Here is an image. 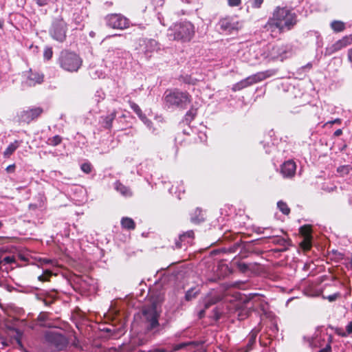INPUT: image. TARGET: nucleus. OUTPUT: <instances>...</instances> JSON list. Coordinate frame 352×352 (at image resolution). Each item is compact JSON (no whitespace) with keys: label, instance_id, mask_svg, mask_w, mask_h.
<instances>
[{"label":"nucleus","instance_id":"31","mask_svg":"<svg viewBox=\"0 0 352 352\" xmlns=\"http://www.w3.org/2000/svg\"><path fill=\"white\" fill-rule=\"evenodd\" d=\"M131 108L134 111V112L138 115V116H142L143 113L140 107L133 102H129Z\"/></svg>","mask_w":352,"mask_h":352},{"label":"nucleus","instance_id":"30","mask_svg":"<svg viewBox=\"0 0 352 352\" xmlns=\"http://www.w3.org/2000/svg\"><path fill=\"white\" fill-rule=\"evenodd\" d=\"M191 344H194V342H182V343L175 344L173 346V351H179V350L183 349L185 347H186L187 346H189V345H191Z\"/></svg>","mask_w":352,"mask_h":352},{"label":"nucleus","instance_id":"43","mask_svg":"<svg viewBox=\"0 0 352 352\" xmlns=\"http://www.w3.org/2000/svg\"><path fill=\"white\" fill-rule=\"evenodd\" d=\"M50 275H51L50 273H46V274H41V275L38 276V279L40 281L44 282V281L47 280V278L49 276H50Z\"/></svg>","mask_w":352,"mask_h":352},{"label":"nucleus","instance_id":"36","mask_svg":"<svg viewBox=\"0 0 352 352\" xmlns=\"http://www.w3.org/2000/svg\"><path fill=\"white\" fill-rule=\"evenodd\" d=\"M15 331H16V335L14 336V339L16 340V342L19 344V346H22V343H21L22 333L18 329H16Z\"/></svg>","mask_w":352,"mask_h":352},{"label":"nucleus","instance_id":"32","mask_svg":"<svg viewBox=\"0 0 352 352\" xmlns=\"http://www.w3.org/2000/svg\"><path fill=\"white\" fill-rule=\"evenodd\" d=\"M53 55V51L52 47H46L44 50L43 56L46 60H50Z\"/></svg>","mask_w":352,"mask_h":352},{"label":"nucleus","instance_id":"42","mask_svg":"<svg viewBox=\"0 0 352 352\" xmlns=\"http://www.w3.org/2000/svg\"><path fill=\"white\" fill-rule=\"evenodd\" d=\"M48 314L47 313H41L38 317V320L41 322H44L47 320Z\"/></svg>","mask_w":352,"mask_h":352},{"label":"nucleus","instance_id":"48","mask_svg":"<svg viewBox=\"0 0 352 352\" xmlns=\"http://www.w3.org/2000/svg\"><path fill=\"white\" fill-rule=\"evenodd\" d=\"M338 296V294H333V295H330L327 297L328 300L330 301V302H332V301H334L337 297Z\"/></svg>","mask_w":352,"mask_h":352},{"label":"nucleus","instance_id":"4","mask_svg":"<svg viewBox=\"0 0 352 352\" xmlns=\"http://www.w3.org/2000/svg\"><path fill=\"white\" fill-rule=\"evenodd\" d=\"M58 63L65 71L76 72L80 68L82 60L75 52L63 50L59 55Z\"/></svg>","mask_w":352,"mask_h":352},{"label":"nucleus","instance_id":"60","mask_svg":"<svg viewBox=\"0 0 352 352\" xmlns=\"http://www.w3.org/2000/svg\"><path fill=\"white\" fill-rule=\"evenodd\" d=\"M349 262H350V264L352 266V255L351 256V257L349 258Z\"/></svg>","mask_w":352,"mask_h":352},{"label":"nucleus","instance_id":"35","mask_svg":"<svg viewBox=\"0 0 352 352\" xmlns=\"http://www.w3.org/2000/svg\"><path fill=\"white\" fill-rule=\"evenodd\" d=\"M196 111V109H191L188 111L186 114V120L187 121H191L192 120H193L197 113Z\"/></svg>","mask_w":352,"mask_h":352},{"label":"nucleus","instance_id":"3","mask_svg":"<svg viewBox=\"0 0 352 352\" xmlns=\"http://www.w3.org/2000/svg\"><path fill=\"white\" fill-rule=\"evenodd\" d=\"M195 34V27L189 21H183L175 23L168 30V36L170 40L181 41L182 43L190 41Z\"/></svg>","mask_w":352,"mask_h":352},{"label":"nucleus","instance_id":"38","mask_svg":"<svg viewBox=\"0 0 352 352\" xmlns=\"http://www.w3.org/2000/svg\"><path fill=\"white\" fill-rule=\"evenodd\" d=\"M263 1L264 0H250V3L252 7L254 8H259L263 3Z\"/></svg>","mask_w":352,"mask_h":352},{"label":"nucleus","instance_id":"8","mask_svg":"<svg viewBox=\"0 0 352 352\" xmlns=\"http://www.w3.org/2000/svg\"><path fill=\"white\" fill-rule=\"evenodd\" d=\"M274 74V70H267L265 72H261L248 76V78L239 82V83L241 85V87L243 89L254 83L261 82L268 77L272 76Z\"/></svg>","mask_w":352,"mask_h":352},{"label":"nucleus","instance_id":"27","mask_svg":"<svg viewBox=\"0 0 352 352\" xmlns=\"http://www.w3.org/2000/svg\"><path fill=\"white\" fill-rule=\"evenodd\" d=\"M277 206L278 209L284 214H288L290 212V209L288 208L286 203L283 202V201H279L277 203Z\"/></svg>","mask_w":352,"mask_h":352},{"label":"nucleus","instance_id":"33","mask_svg":"<svg viewBox=\"0 0 352 352\" xmlns=\"http://www.w3.org/2000/svg\"><path fill=\"white\" fill-rule=\"evenodd\" d=\"M237 268L241 272H245L249 270L248 265L242 262H238L236 263Z\"/></svg>","mask_w":352,"mask_h":352},{"label":"nucleus","instance_id":"9","mask_svg":"<svg viewBox=\"0 0 352 352\" xmlns=\"http://www.w3.org/2000/svg\"><path fill=\"white\" fill-rule=\"evenodd\" d=\"M107 24L111 28L124 30L129 26V20L118 14H111L106 17Z\"/></svg>","mask_w":352,"mask_h":352},{"label":"nucleus","instance_id":"15","mask_svg":"<svg viewBox=\"0 0 352 352\" xmlns=\"http://www.w3.org/2000/svg\"><path fill=\"white\" fill-rule=\"evenodd\" d=\"M351 44H352V34L344 36L342 39L338 40L331 46L330 50L331 52H335Z\"/></svg>","mask_w":352,"mask_h":352},{"label":"nucleus","instance_id":"44","mask_svg":"<svg viewBox=\"0 0 352 352\" xmlns=\"http://www.w3.org/2000/svg\"><path fill=\"white\" fill-rule=\"evenodd\" d=\"M38 6H45L49 3L48 0H33Z\"/></svg>","mask_w":352,"mask_h":352},{"label":"nucleus","instance_id":"56","mask_svg":"<svg viewBox=\"0 0 352 352\" xmlns=\"http://www.w3.org/2000/svg\"><path fill=\"white\" fill-rule=\"evenodd\" d=\"M303 248L305 250H309L310 248V245L308 242H305V245L303 246Z\"/></svg>","mask_w":352,"mask_h":352},{"label":"nucleus","instance_id":"55","mask_svg":"<svg viewBox=\"0 0 352 352\" xmlns=\"http://www.w3.org/2000/svg\"><path fill=\"white\" fill-rule=\"evenodd\" d=\"M329 123L331 124H336V123H340V120L337 118V119H336V120H334L333 121L329 122Z\"/></svg>","mask_w":352,"mask_h":352},{"label":"nucleus","instance_id":"28","mask_svg":"<svg viewBox=\"0 0 352 352\" xmlns=\"http://www.w3.org/2000/svg\"><path fill=\"white\" fill-rule=\"evenodd\" d=\"M61 141H62L61 137L57 135L52 138H49L47 140V144L49 145L55 146L58 145L61 142Z\"/></svg>","mask_w":352,"mask_h":352},{"label":"nucleus","instance_id":"57","mask_svg":"<svg viewBox=\"0 0 352 352\" xmlns=\"http://www.w3.org/2000/svg\"><path fill=\"white\" fill-rule=\"evenodd\" d=\"M145 124L149 128L151 129V124H152V122L151 120H148V122H146V123H145Z\"/></svg>","mask_w":352,"mask_h":352},{"label":"nucleus","instance_id":"53","mask_svg":"<svg viewBox=\"0 0 352 352\" xmlns=\"http://www.w3.org/2000/svg\"><path fill=\"white\" fill-rule=\"evenodd\" d=\"M342 131L341 129H337L334 132V135L335 136H340V135H342Z\"/></svg>","mask_w":352,"mask_h":352},{"label":"nucleus","instance_id":"10","mask_svg":"<svg viewBox=\"0 0 352 352\" xmlns=\"http://www.w3.org/2000/svg\"><path fill=\"white\" fill-rule=\"evenodd\" d=\"M159 49L158 43L152 38H142L139 42V50L142 52L147 58H150L155 51Z\"/></svg>","mask_w":352,"mask_h":352},{"label":"nucleus","instance_id":"39","mask_svg":"<svg viewBox=\"0 0 352 352\" xmlns=\"http://www.w3.org/2000/svg\"><path fill=\"white\" fill-rule=\"evenodd\" d=\"M81 170L85 173H89L91 171V165L89 163H84L81 165Z\"/></svg>","mask_w":352,"mask_h":352},{"label":"nucleus","instance_id":"17","mask_svg":"<svg viewBox=\"0 0 352 352\" xmlns=\"http://www.w3.org/2000/svg\"><path fill=\"white\" fill-rule=\"evenodd\" d=\"M114 188L117 192L124 197H131L133 195L131 189L117 181L114 184Z\"/></svg>","mask_w":352,"mask_h":352},{"label":"nucleus","instance_id":"19","mask_svg":"<svg viewBox=\"0 0 352 352\" xmlns=\"http://www.w3.org/2000/svg\"><path fill=\"white\" fill-rule=\"evenodd\" d=\"M122 226L127 230H134L135 228V223L134 221L129 217H123L121 220Z\"/></svg>","mask_w":352,"mask_h":352},{"label":"nucleus","instance_id":"21","mask_svg":"<svg viewBox=\"0 0 352 352\" xmlns=\"http://www.w3.org/2000/svg\"><path fill=\"white\" fill-rule=\"evenodd\" d=\"M204 220L201 210L197 208L191 216V221L195 223H199Z\"/></svg>","mask_w":352,"mask_h":352},{"label":"nucleus","instance_id":"54","mask_svg":"<svg viewBox=\"0 0 352 352\" xmlns=\"http://www.w3.org/2000/svg\"><path fill=\"white\" fill-rule=\"evenodd\" d=\"M348 58L350 62L352 61V50H349L348 51Z\"/></svg>","mask_w":352,"mask_h":352},{"label":"nucleus","instance_id":"18","mask_svg":"<svg viewBox=\"0 0 352 352\" xmlns=\"http://www.w3.org/2000/svg\"><path fill=\"white\" fill-rule=\"evenodd\" d=\"M199 293L200 289L198 287H192L186 292L185 299L187 301H190L195 298Z\"/></svg>","mask_w":352,"mask_h":352},{"label":"nucleus","instance_id":"20","mask_svg":"<svg viewBox=\"0 0 352 352\" xmlns=\"http://www.w3.org/2000/svg\"><path fill=\"white\" fill-rule=\"evenodd\" d=\"M19 146V142L17 140H15L14 142H12L10 144L8 145V146L5 150L3 155L5 157H10L15 151L16 149Z\"/></svg>","mask_w":352,"mask_h":352},{"label":"nucleus","instance_id":"26","mask_svg":"<svg viewBox=\"0 0 352 352\" xmlns=\"http://www.w3.org/2000/svg\"><path fill=\"white\" fill-rule=\"evenodd\" d=\"M351 170L352 167L350 165L341 166H339L337 169L338 173H339L341 176L348 175Z\"/></svg>","mask_w":352,"mask_h":352},{"label":"nucleus","instance_id":"14","mask_svg":"<svg viewBox=\"0 0 352 352\" xmlns=\"http://www.w3.org/2000/svg\"><path fill=\"white\" fill-rule=\"evenodd\" d=\"M296 166L294 162L288 160L285 162L280 168V173L284 177H292L296 173Z\"/></svg>","mask_w":352,"mask_h":352},{"label":"nucleus","instance_id":"6","mask_svg":"<svg viewBox=\"0 0 352 352\" xmlns=\"http://www.w3.org/2000/svg\"><path fill=\"white\" fill-rule=\"evenodd\" d=\"M67 25L63 18L54 19L49 30L50 36L55 41L63 43L66 39Z\"/></svg>","mask_w":352,"mask_h":352},{"label":"nucleus","instance_id":"51","mask_svg":"<svg viewBox=\"0 0 352 352\" xmlns=\"http://www.w3.org/2000/svg\"><path fill=\"white\" fill-rule=\"evenodd\" d=\"M43 302L47 306L50 305L53 302V298L51 300H47L46 298L43 299Z\"/></svg>","mask_w":352,"mask_h":352},{"label":"nucleus","instance_id":"37","mask_svg":"<svg viewBox=\"0 0 352 352\" xmlns=\"http://www.w3.org/2000/svg\"><path fill=\"white\" fill-rule=\"evenodd\" d=\"M346 332L340 333L339 334L342 337H346L352 333V322H349L346 327Z\"/></svg>","mask_w":352,"mask_h":352},{"label":"nucleus","instance_id":"13","mask_svg":"<svg viewBox=\"0 0 352 352\" xmlns=\"http://www.w3.org/2000/svg\"><path fill=\"white\" fill-rule=\"evenodd\" d=\"M43 111V109L41 107L28 109L21 111L19 117L22 122L30 123L31 121L40 116Z\"/></svg>","mask_w":352,"mask_h":352},{"label":"nucleus","instance_id":"25","mask_svg":"<svg viewBox=\"0 0 352 352\" xmlns=\"http://www.w3.org/2000/svg\"><path fill=\"white\" fill-rule=\"evenodd\" d=\"M256 336H257V331H256V330L252 331V332L250 333V334L249 336V340H248V343L247 344L248 349L245 350V352H248L250 349H251L252 346L255 343Z\"/></svg>","mask_w":352,"mask_h":352},{"label":"nucleus","instance_id":"2","mask_svg":"<svg viewBox=\"0 0 352 352\" xmlns=\"http://www.w3.org/2000/svg\"><path fill=\"white\" fill-rule=\"evenodd\" d=\"M160 311H157L156 305H152L142 310V322L144 329L153 334H159L164 329L165 324L159 322Z\"/></svg>","mask_w":352,"mask_h":352},{"label":"nucleus","instance_id":"7","mask_svg":"<svg viewBox=\"0 0 352 352\" xmlns=\"http://www.w3.org/2000/svg\"><path fill=\"white\" fill-rule=\"evenodd\" d=\"M292 55V48L288 45L276 44L270 50L267 56L272 60L283 61Z\"/></svg>","mask_w":352,"mask_h":352},{"label":"nucleus","instance_id":"24","mask_svg":"<svg viewBox=\"0 0 352 352\" xmlns=\"http://www.w3.org/2000/svg\"><path fill=\"white\" fill-rule=\"evenodd\" d=\"M116 118V113H112L104 118L103 126L106 129H110L112 126V122Z\"/></svg>","mask_w":352,"mask_h":352},{"label":"nucleus","instance_id":"61","mask_svg":"<svg viewBox=\"0 0 352 352\" xmlns=\"http://www.w3.org/2000/svg\"><path fill=\"white\" fill-rule=\"evenodd\" d=\"M146 352H157V351H155V349H153V350H150V351H146Z\"/></svg>","mask_w":352,"mask_h":352},{"label":"nucleus","instance_id":"41","mask_svg":"<svg viewBox=\"0 0 352 352\" xmlns=\"http://www.w3.org/2000/svg\"><path fill=\"white\" fill-rule=\"evenodd\" d=\"M197 79L192 78L190 76H186L184 78V82L188 84L195 85L196 83Z\"/></svg>","mask_w":352,"mask_h":352},{"label":"nucleus","instance_id":"23","mask_svg":"<svg viewBox=\"0 0 352 352\" xmlns=\"http://www.w3.org/2000/svg\"><path fill=\"white\" fill-rule=\"evenodd\" d=\"M251 311L250 309L246 307H242L237 310V317L239 320H243L247 318Z\"/></svg>","mask_w":352,"mask_h":352},{"label":"nucleus","instance_id":"12","mask_svg":"<svg viewBox=\"0 0 352 352\" xmlns=\"http://www.w3.org/2000/svg\"><path fill=\"white\" fill-rule=\"evenodd\" d=\"M219 25L221 30L229 33L241 28V23L236 19L230 16L220 19Z\"/></svg>","mask_w":352,"mask_h":352},{"label":"nucleus","instance_id":"50","mask_svg":"<svg viewBox=\"0 0 352 352\" xmlns=\"http://www.w3.org/2000/svg\"><path fill=\"white\" fill-rule=\"evenodd\" d=\"M3 260L6 263H11L14 261V258L10 256H6Z\"/></svg>","mask_w":352,"mask_h":352},{"label":"nucleus","instance_id":"16","mask_svg":"<svg viewBox=\"0 0 352 352\" xmlns=\"http://www.w3.org/2000/svg\"><path fill=\"white\" fill-rule=\"evenodd\" d=\"M43 80V76L38 72H32L30 69L28 76L27 83L30 86H34L36 84H40Z\"/></svg>","mask_w":352,"mask_h":352},{"label":"nucleus","instance_id":"46","mask_svg":"<svg viewBox=\"0 0 352 352\" xmlns=\"http://www.w3.org/2000/svg\"><path fill=\"white\" fill-rule=\"evenodd\" d=\"M331 351V346L329 344H328L325 347L320 349L318 352H330Z\"/></svg>","mask_w":352,"mask_h":352},{"label":"nucleus","instance_id":"11","mask_svg":"<svg viewBox=\"0 0 352 352\" xmlns=\"http://www.w3.org/2000/svg\"><path fill=\"white\" fill-rule=\"evenodd\" d=\"M45 337L46 341L54 346L58 350H62L67 344L65 337L56 332L47 331Z\"/></svg>","mask_w":352,"mask_h":352},{"label":"nucleus","instance_id":"40","mask_svg":"<svg viewBox=\"0 0 352 352\" xmlns=\"http://www.w3.org/2000/svg\"><path fill=\"white\" fill-rule=\"evenodd\" d=\"M193 236H194V232L192 230H190V231H188L187 232L183 234L182 235H180L179 239L181 241H182L183 239L185 237L192 238Z\"/></svg>","mask_w":352,"mask_h":352},{"label":"nucleus","instance_id":"52","mask_svg":"<svg viewBox=\"0 0 352 352\" xmlns=\"http://www.w3.org/2000/svg\"><path fill=\"white\" fill-rule=\"evenodd\" d=\"M14 168H15V166H14V164H12V165L8 166L7 167L6 170L8 172H12V171H14Z\"/></svg>","mask_w":352,"mask_h":352},{"label":"nucleus","instance_id":"29","mask_svg":"<svg viewBox=\"0 0 352 352\" xmlns=\"http://www.w3.org/2000/svg\"><path fill=\"white\" fill-rule=\"evenodd\" d=\"M300 232L306 239H308L311 234V228L309 226H303L300 228Z\"/></svg>","mask_w":352,"mask_h":352},{"label":"nucleus","instance_id":"22","mask_svg":"<svg viewBox=\"0 0 352 352\" xmlns=\"http://www.w3.org/2000/svg\"><path fill=\"white\" fill-rule=\"evenodd\" d=\"M331 28L334 32H340L345 29V24L341 21H333L331 23Z\"/></svg>","mask_w":352,"mask_h":352},{"label":"nucleus","instance_id":"1","mask_svg":"<svg viewBox=\"0 0 352 352\" xmlns=\"http://www.w3.org/2000/svg\"><path fill=\"white\" fill-rule=\"evenodd\" d=\"M296 14L285 8H277L267 23L265 29L272 33L278 32L281 33L285 30H290L296 24Z\"/></svg>","mask_w":352,"mask_h":352},{"label":"nucleus","instance_id":"58","mask_svg":"<svg viewBox=\"0 0 352 352\" xmlns=\"http://www.w3.org/2000/svg\"><path fill=\"white\" fill-rule=\"evenodd\" d=\"M175 245L177 248H182V245H181L180 242H176Z\"/></svg>","mask_w":352,"mask_h":352},{"label":"nucleus","instance_id":"59","mask_svg":"<svg viewBox=\"0 0 352 352\" xmlns=\"http://www.w3.org/2000/svg\"><path fill=\"white\" fill-rule=\"evenodd\" d=\"M49 1V3H56L58 0H48Z\"/></svg>","mask_w":352,"mask_h":352},{"label":"nucleus","instance_id":"34","mask_svg":"<svg viewBox=\"0 0 352 352\" xmlns=\"http://www.w3.org/2000/svg\"><path fill=\"white\" fill-rule=\"evenodd\" d=\"M219 300L220 298L219 297L210 298L208 301L205 302V308L208 309L211 305L217 303Z\"/></svg>","mask_w":352,"mask_h":352},{"label":"nucleus","instance_id":"49","mask_svg":"<svg viewBox=\"0 0 352 352\" xmlns=\"http://www.w3.org/2000/svg\"><path fill=\"white\" fill-rule=\"evenodd\" d=\"M139 118L144 124L146 123V122H148V119L144 113L142 114V116H139Z\"/></svg>","mask_w":352,"mask_h":352},{"label":"nucleus","instance_id":"62","mask_svg":"<svg viewBox=\"0 0 352 352\" xmlns=\"http://www.w3.org/2000/svg\"><path fill=\"white\" fill-rule=\"evenodd\" d=\"M2 226H3V223L1 221H0V228H1Z\"/></svg>","mask_w":352,"mask_h":352},{"label":"nucleus","instance_id":"45","mask_svg":"<svg viewBox=\"0 0 352 352\" xmlns=\"http://www.w3.org/2000/svg\"><path fill=\"white\" fill-rule=\"evenodd\" d=\"M230 6H238L241 4V0H228Z\"/></svg>","mask_w":352,"mask_h":352},{"label":"nucleus","instance_id":"47","mask_svg":"<svg viewBox=\"0 0 352 352\" xmlns=\"http://www.w3.org/2000/svg\"><path fill=\"white\" fill-rule=\"evenodd\" d=\"M242 89V88L241 87V85H239V82L236 83L235 85H233L232 87V90L234 91H239Z\"/></svg>","mask_w":352,"mask_h":352},{"label":"nucleus","instance_id":"5","mask_svg":"<svg viewBox=\"0 0 352 352\" xmlns=\"http://www.w3.org/2000/svg\"><path fill=\"white\" fill-rule=\"evenodd\" d=\"M190 102V96L178 89L167 90L164 94V102L168 107H183Z\"/></svg>","mask_w":352,"mask_h":352}]
</instances>
